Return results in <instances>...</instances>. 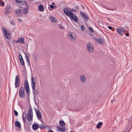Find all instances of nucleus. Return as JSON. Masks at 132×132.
Returning a JSON list of instances; mask_svg holds the SVG:
<instances>
[{"label":"nucleus","mask_w":132,"mask_h":132,"mask_svg":"<svg viewBox=\"0 0 132 132\" xmlns=\"http://www.w3.org/2000/svg\"><path fill=\"white\" fill-rule=\"evenodd\" d=\"M0 6H4V3L2 1L0 0Z\"/></svg>","instance_id":"obj_33"},{"label":"nucleus","mask_w":132,"mask_h":132,"mask_svg":"<svg viewBox=\"0 0 132 132\" xmlns=\"http://www.w3.org/2000/svg\"><path fill=\"white\" fill-rule=\"evenodd\" d=\"M15 1L21 5H24L25 6L27 5L26 2L24 1L16 0Z\"/></svg>","instance_id":"obj_15"},{"label":"nucleus","mask_w":132,"mask_h":132,"mask_svg":"<svg viewBox=\"0 0 132 132\" xmlns=\"http://www.w3.org/2000/svg\"><path fill=\"white\" fill-rule=\"evenodd\" d=\"M20 61L21 64L23 65H24V63L23 59L20 60Z\"/></svg>","instance_id":"obj_32"},{"label":"nucleus","mask_w":132,"mask_h":132,"mask_svg":"<svg viewBox=\"0 0 132 132\" xmlns=\"http://www.w3.org/2000/svg\"><path fill=\"white\" fill-rule=\"evenodd\" d=\"M20 84V81H15V87L17 88L19 87Z\"/></svg>","instance_id":"obj_28"},{"label":"nucleus","mask_w":132,"mask_h":132,"mask_svg":"<svg viewBox=\"0 0 132 132\" xmlns=\"http://www.w3.org/2000/svg\"><path fill=\"white\" fill-rule=\"evenodd\" d=\"M71 10L73 11L76 12V11L73 9H72Z\"/></svg>","instance_id":"obj_46"},{"label":"nucleus","mask_w":132,"mask_h":132,"mask_svg":"<svg viewBox=\"0 0 132 132\" xmlns=\"http://www.w3.org/2000/svg\"><path fill=\"white\" fill-rule=\"evenodd\" d=\"M19 58L20 60H21V59H23L22 56L21 55H19Z\"/></svg>","instance_id":"obj_38"},{"label":"nucleus","mask_w":132,"mask_h":132,"mask_svg":"<svg viewBox=\"0 0 132 132\" xmlns=\"http://www.w3.org/2000/svg\"><path fill=\"white\" fill-rule=\"evenodd\" d=\"M80 78L82 83L84 84L86 81V78L85 76L83 75H81L80 76Z\"/></svg>","instance_id":"obj_13"},{"label":"nucleus","mask_w":132,"mask_h":132,"mask_svg":"<svg viewBox=\"0 0 132 132\" xmlns=\"http://www.w3.org/2000/svg\"><path fill=\"white\" fill-rule=\"evenodd\" d=\"M59 124L60 125V126H62V127H64L65 123L63 120L60 121H59Z\"/></svg>","instance_id":"obj_25"},{"label":"nucleus","mask_w":132,"mask_h":132,"mask_svg":"<svg viewBox=\"0 0 132 132\" xmlns=\"http://www.w3.org/2000/svg\"><path fill=\"white\" fill-rule=\"evenodd\" d=\"M12 9L10 6L8 5L7 6L5 10L4 14L5 15H7L9 13L12 11Z\"/></svg>","instance_id":"obj_10"},{"label":"nucleus","mask_w":132,"mask_h":132,"mask_svg":"<svg viewBox=\"0 0 132 132\" xmlns=\"http://www.w3.org/2000/svg\"><path fill=\"white\" fill-rule=\"evenodd\" d=\"M39 127V124L37 123H34L32 126V128L35 130H37L38 128Z\"/></svg>","instance_id":"obj_19"},{"label":"nucleus","mask_w":132,"mask_h":132,"mask_svg":"<svg viewBox=\"0 0 132 132\" xmlns=\"http://www.w3.org/2000/svg\"><path fill=\"white\" fill-rule=\"evenodd\" d=\"M96 41L99 44L101 45H103L104 44V42L102 41V39L101 38L97 39H95Z\"/></svg>","instance_id":"obj_21"},{"label":"nucleus","mask_w":132,"mask_h":132,"mask_svg":"<svg viewBox=\"0 0 132 132\" xmlns=\"http://www.w3.org/2000/svg\"><path fill=\"white\" fill-rule=\"evenodd\" d=\"M126 35L127 36H129V34L128 33H126Z\"/></svg>","instance_id":"obj_43"},{"label":"nucleus","mask_w":132,"mask_h":132,"mask_svg":"<svg viewBox=\"0 0 132 132\" xmlns=\"http://www.w3.org/2000/svg\"><path fill=\"white\" fill-rule=\"evenodd\" d=\"M18 43L21 44H24V39L23 37H19L17 40Z\"/></svg>","instance_id":"obj_14"},{"label":"nucleus","mask_w":132,"mask_h":132,"mask_svg":"<svg viewBox=\"0 0 132 132\" xmlns=\"http://www.w3.org/2000/svg\"><path fill=\"white\" fill-rule=\"evenodd\" d=\"M15 81H20L19 77L18 75H17L15 77Z\"/></svg>","instance_id":"obj_30"},{"label":"nucleus","mask_w":132,"mask_h":132,"mask_svg":"<svg viewBox=\"0 0 132 132\" xmlns=\"http://www.w3.org/2000/svg\"><path fill=\"white\" fill-rule=\"evenodd\" d=\"M37 117L39 120H40L42 117V115L39 110L36 109V108H34Z\"/></svg>","instance_id":"obj_11"},{"label":"nucleus","mask_w":132,"mask_h":132,"mask_svg":"<svg viewBox=\"0 0 132 132\" xmlns=\"http://www.w3.org/2000/svg\"><path fill=\"white\" fill-rule=\"evenodd\" d=\"M26 61L27 62H28V64H29V60L28 59L27 56L26 55Z\"/></svg>","instance_id":"obj_34"},{"label":"nucleus","mask_w":132,"mask_h":132,"mask_svg":"<svg viewBox=\"0 0 132 132\" xmlns=\"http://www.w3.org/2000/svg\"><path fill=\"white\" fill-rule=\"evenodd\" d=\"M68 38L70 41H73L76 38L75 34L73 32H69L68 35Z\"/></svg>","instance_id":"obj_4"},{"label":"nucleus","mask_w":132,"mask_h":132,"mask_svg":"<svg viewBox=\"0 0 132 132\" xmlns=\"http://www.w3.org/2000/svg\"><path fill=\"white\" fill-rule=\"evenodd\" d=\"M107 27L110 29H112V27L111 26H108V27Z\"/></svg>","instance_id":"obj_42"},{"label":"nucleus","mask_w":132,"mask_h":132,"mask_svg":"<svg viewBox=\"0 0 132 132\" xmlns=\"http://www.w3.org/2000/svg\"><path fill=\"white\" fill-rule=\"evenodd\" d=\"M81 15L84 19L86 21H88V20L89 18L87 14H85L84 12H81L80 13Z\"/></svg>","instance_id":"obj_12"},{"label":"nucleus","mask_w":132,"mask_h":132,"mask_svg":"<svg viewBox=\"0 0 132 132\" xmlns=\"http://www.w3.org/2000/svg\"><path fill=\"white\" fill-rule=\"evenodd\" d=\"M27 117V114L25 113H24L23 114L22 117V118L23 121L24 123L25 122V119H26Z\"/></svg>","instance_id":"obj_24"},{"label":"nucleus","mask_w":132,"mask_h":132,"mask_svg":"<svg viewBox=\"0 0 132 132\" xmlns=\"http://www.w3.org/2000/svg\"><path fill=\"white\" fill-rule=\"evenodd\" d=\"M64 13L68 16L69 17L71 20H74V21L77 22L78 18L76 15L74 14L71 11H69L67 9H63Z\"/></svg>","instance_id":"obj_1"},{"label":"nucleus","mask_w":132,"mask_h":132,"mask_svg":"<svg viewBox=\"0 0 132 132\" xmlns=\"http://www.w3.org/2000/svg\"><path fill=\"white\" fill-rule=\"evenodd\" d=\"M48 132H54V131L52 130H48Z\"/></svg>","instance_id":"obj_44"},{"label":"nucleus","mask_w":132,"mask_h":132,"mask_svg":"<svg viewBox=\"0 0 132 132\" xmlns=\"http://www.w3.org/2000/svg\"><path fill=\"white\" fill-rule=\"evenodd\" d=\"M18 20L20 22H21L22 21V20L21 19H18Z\"/></svg>","instance_id":"obj_45"},{"label":"nucleus","mask_w":132,"mask_h":132,"mask_svg":"<svg viewBox=\"0 0 132 132\" xmlns=\"http://www.w3.org/2000/svg\"><path fill=\"white\" fill-rule=\"evenodd\" d=\"M33 113L32 109L30 108L29 109L27 118L29 121H31L33 120Z\"/></svg>","instance_id":"obj_5"},{"label":"nucleus","mask_w":132,"mask_h":132,"mask_svg":"<svg viewBox=\"0 0 132 132\" xmlns=\"http://www.w3.org/2000/svg\"><path fill=\"white\" fill-rule=\"evenodd\" d=\"M15 125L19 128H20L21 125L20 123L17 121H16L15 123Z\"/></svg>","instance_id":"obj_23"},{"label":"nucleus","mask_w":132,"mask_h":132,"mask_svg":"<svg viewBox=\"0 0 132 132\" xmlns=\"http://www.w3.org/2000/svg\"><path fill=\"white\" fill-rule=\"evenodd\" d=\"M27 92V94H28L29 92V87L25 88Z\"/></svg>","instance_id":"obj_31"},{"label":"nucleus","mask_w":132,"mask_h":132,"mask_svg":"<svg viewBox=\"0 0 132 132\" xmlns=\"http://www.w3.org/2000/svg\"><path fill=\"white\" fill-rule=\"evenodd\" d=\"M87 49L88 51L90 52L93 51L94 47L93 45L91 42H88L87 45Z\"/></svg>","instance_id":"obj_7"},{"label":"nucleus","mask_w":132,"mask_h":132,"mask_svg":"<svg viewBox=\"0 0 132 132\" xmlns=\"http://www.w3.org/2000/svg\"><path fill=\"white\" fill-rule=\"evenodd\" d=\"M24 86L25 88L29 87L28 81L27 80L25 81Z\"/></svg>","instance_id":"obj_27"},{"label":"nucleus","mask_w":132,"mask_h":132,"mask_svg":"<svg viewBox=\"0 0 132 132\" xmlns=\"http://www.w3.org/2000/svg\"><path fill=\"white\" fill-rule=\"evenodd\" d=\"M50 7L52 9H53L54 7V6L52 5H50Z\"/></svg>","instance_id":"obj_41"},{"label":"nucleus","mask_w":132,"mask_h":132,"mask_svg":"<svg viewBox=\"0 0 132 132\" xmlns=\"http://www.w3.org/2000/svg\"><path fill=\"white\" fill-rule=\"evenodd\" d=\"M3 35L8 39L11 38V35L9 33V31L6 30L4 27H3L1 28Z\"/></svg>","instance_id":"obj_3"},{"label":"nucleus","mask_w":132,"mask_h":132,"mask_svg":"<svg viewBox=\"0 0 132 132\" xmlns=\"http://www.w3.org/2000/svg\"><path fill=\"white\" fill-rule=\"evenodd\" d=\"M36 80L33 77H32L31 78V87L35 95H36L38 94L39 92L38 90L35 89L36 84Z\"/></svg>","instance_id":"obj_2"},{"label":"nucleus","mask_w":132,"mask_h":132,"mask_svg":"<svg viewBox=\"0 0 132 132\" xmlns=\"http://www.w3.org/2000/svg\"><path fill=\"white\" fill-rule=\"evenodd\" d=\"M49 19L52 22H56L57 21V20L56 18L51 16L49 17Z\"/></svg>","instance_id":"obj_20"},{"label":"nucleus","mask_w":132,"mask_h":132,"mask_svg":"<svg viewBox=\"0 0 132 132\" xmlns=\"http://www.w3.org/2000/svg\"><path fill=\"white\" fill-rule=\"evenodd\" d=\"M19 95L20 97L23 98H25L24 89L23 87H21L20 88L19 90Z\"/></svg>","instance_id":"obj_6"},{"label":"nucleus","mask_w":132,"mask_h":132,"mask_svg":"<svg viewBox=\"0 0 132 132\" xmlns=\"http://www.w3.org/2000/svg\"><path fill=\"white\" fill-rule=\"evenodd\" d=\"M38 8L39 9V11L42 12H43L44 11L43 7L42 5H39L38 6Z\"/></svg>","instance_id":"obj_22"},{"label":"nucleus","mask_w":132,"mask_h":132,"mask_svg":"<svg viewBox=\"0 0 132 132\" xmlns=\"http://www.w3.org/2000/svg\"><path fill=\"white\" fill-rule=\"evenodd\" d=\"M78 6H77V7H76L77 9H78Z\"/></svg>","instance_id":"obj_47"},{"label":"nucleus","mask_w":132,"mask_h":132,"mask_svg":"<svg viewBox=\"0 0 132 132\" xmlns=\"http://www.w3.org/2000/svg\"><path fill=\"white\" fill-rule=\"evenodd\" d=\"M82 8H84V7L83 6Z\"/></svg>","instance_id":"obj_48"},{"label":"nucleus","mask_w":132,"mask_h":132,"mask_svg":"<svg viewBox=\"0 0 132 132\" xmlns=\"http://www.w3.org/2000/svg\"><path fill=\"white\" fill-rule=\"evenodd\" d=\"M9 22H10L11 24L13 25H15V22L13 20L11 19H10L9 20Z\"/></svg>","instance_id":"obj_29"},{"label":"nucleus","mask_w":132,"mask_h":132,"mask_svg":"<svg viewBox=\"0 0 132 132\" xmlns=\"http://www.w3.org/2000/svg\"><path fill=\"white\" fill-rule=\"evenodd\" d=\"M14 113L15 116H17L18 115V113L16 111L14 110Z\"/></svg>","instance_id":"obj_36"},{"label":"nucleus","mask_w":132,"mask_h":132,"mask_svg":"<svg viewBox=\"0 0 132 132\" xmlns=\"http://www.w3.org/2000/svg\"><path fill=\"white\" fill-rule=\"evenodd\" d=\"M116 31L118 34L121 35H122L125 32V30L123 27L118 28Z\"/></svg>","instance_id":"obj_8"},{"label":"nucleus","mask_w":132,"mask_h":132,"mask_svg":"<svg viewBox=\"0 0 132 132\" xmlns=\"http://www.w3.org/2000/svg\"><path fill=\"white\" fill-rule=\"evenodd\" d=\"M84 26L83 25L81 26V30L82 31H84Z\"/></svg>","instance_id":"obj_39"},{"label":"nucleus","mask_w":132,"mask_h":132,"mask_svg":"<svg viewBox=\"0 0 132 132\" xmlns=\"http://www.w3.org/2000/svg\"><path fill=\"white\" fill-rule=\"evenodd\" d=\"M59 27L62 29H64V28H63V27H62V26H61L60 25H59Z\"/></svg>","instance_id":"obj_40"},{"label":"nucleus","mask_w":132,"mask_h":132,"mask_svg":"<svg viewBox=\"0 0 132 132\" xmlns=\"http://www.w3.org/2000/svg\"><path fill=\"white\" fill-rule=\"evenodd\" d=\"M29 7L27 5H26V6H25V7L23 10V13L24 14H26L28 13V11Z\"/></svg>","instance_id":"obj_18"},{"label":"nucleus","mask_w":132,"mask_h":132,"mask_svg":"<svg viewBox=\"0 0 132 132\" xmlns=\"http://www.w3.org/2000/svg\"><path fill=\"white\" fill-rule=\"evenodd\" d=\"M57 130L59 131H64L65 129V127L62 126H57Z\"/></svg>","instance_id":"obj_17"},{"label":"nucleus","mask_w":132,"mask_h":132,"mask_svg":"<svg viewBox=\"0 0 132 132\" xmlns=\"http://www.w3.org/2000/svg\"><path fill=\"white\" fill-rule=\"evenodd\" d=\"M15 15L18 17H21L22 16L23 14L21 12V10L20 9H16L14 12Z\"/></svg>","instance_id":"obj_9"},{"label":"nucleus","mask_w":132,"mask_h":132,"mask_svg":"<svg viewBox=\"0 0 132 132\" xmlns=\"http://www.w3.org/2000/svg\"><path fill=\"white\" fill-rule=\"evenodd\" d=\"M89 30L92 32H94L93 29L92 27H90L89 28Z\"/></svg>","instance_id":"obj_35"},{"label":"nucleus","mask_w":132,"mask_h":132,"mask_svg":"<svg viewBox=\"0 0 132 132\" xmlns=\"http://www.w3.org/2000/svg\"><path fill=\"white\" fill-rule=\"evenodd\" d=\"M39 127L42 129L50 128V127L47 125H45L44 124L40 125L39 126Z\"/></svg>","instance_id":"obj_16"},{"label":"nucleus","mask_w":132,"mask_h":132,"mask_svg":"<svg viewBox=\"0 0 132 132\" xmlns=\"http://www.w3.org/2000/svg\"><path fill=\"white\" fill-rule=\"evenodd\" d=\"M103 123L102 122H98L96 126V127L98 129H100V126L102 125Z\"/></svg>","instance_id":"obj_26"},{"label":"nucleus","mask_w":132,"mask_h":132,"mask_svg":"<svg viewBox=\"0 0 132 132\" xmlns=\"http://www.w3.org/2000/svg\"><path fill=\"white\" fill-rule=\"evenodd\" d=\"M12 43L13 44H15V43H18V42H17V40L15 41V40H14L12 41Z\"/></svg>","instance_id":"obj_37"}]
</instances>
